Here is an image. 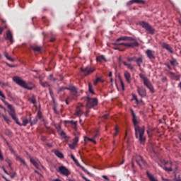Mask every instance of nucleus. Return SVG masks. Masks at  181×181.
Wrapping results in <instances>:
<instances>
[{
	"instance_id": "obj_27",
	"label": "nucleus",
	"mask_w": 181,
	"mask_h": 181,
	"mask_svg": "<svg viewBox=\"0 0 181 181\" xmlns=\"http://www.w3.org/2000/svg\"><path fill=\"white\" fill-rule=\"evenodd\" d=\"M82 114H83V111H81V110H80V108L77 107L75 115H76L77 117H80V115H81Z\"/></svg>"
},
{
	"instance_id": "obj_40",
	"label": "nucleus",
	"mask_w": 181,
	"mask_h": 181,
	"mask_svg": "<svg viewBox=\"0 0 181 181\" xmlns=\"http://www.w3.org/2000/svg\"><path fill=\"white\" fill-rule=\"evenodd\" d=\"M3 118L7 122V124H9V122H11V120L9 119V118L6 117V116L3 115Z\"/></svg>"
},
{
	"instance_id": "obj_41",
	"label": "nucleus",
	"mask_w": 181,
	"mask_h": 181,
	"mask_svg": "<svg viewBox=\"0 0 181 181\" xmlns=\"http://www.w3.org/2000/svg\"><path fill=\"white\" fill-rule=\"evenodd\" d=\"M69 146L71 149H74V148H76V144L74 143L70 144H69Z\"/></svg>"
},
{
	"instance_id": "obj_63",
	"label": "nucleus",
	"mask_w": 181,
	"mask_h": 181,
	"mask_svg": "<svg viewBox=\"0 0 181 181\" xmlns=\"http://www.w3.org/2000/svg\"><path fill=\"white\" fill-rule=\"evenodd\" d=\"M110 82L112 83V78H110Z\"/></svg>"
},
{
	"instance_id": "obj_4",
	"label": "nucleus",
	"mask_w": 181,
	"mask_h": 181,
	"mask_svg": "<svg viewBox=\"0 0 181 181\" xmlns=\"http://www.w3.org/2000/svg\"><path fill=\"white\" fill-rule=\"evenodd\" d=\"M139 25L141 26L144 29H145L148 33L151 35H153L155 33V30L149 23L145 22V21H140L139 22Z\"/></svg>"
},
{
	"instance_id": "obj_62",
	"label": "nucleus",
	"mask_w": 181,
	"mask_h": 181,
	"mask_svg": "<svg viewBox=\"0 0 181 181\" xmlns=\"http://www.w3.org/2000/svg\"><path fill=\"white\" fill-rule=\"evenodd\" d=\"M5 180L6 181H11V180H8L7 178H5Z\"/></svg>"
},
{
	"instance_id": "obj_22",
	"label": "nucleus",
	"mask_w": 181,
	"mask_h": 181,
	"mask_svg": "<svg viewBox=\"0 0 181 181\" xmlns=\"http://www.w3.org/2000/svg\"><path fill=\"white\" fill-rule=\"evenodd\" d=\"M96 138H98V133H96L93 138L91 139V138H89V137H85V139H86L87 141H90V142H93V144H97V142L95 141V139Z\"/></svg>"
},
{
	"instance_id": "obj_12",
	"label": "nucleus",
	"mask_w": 181,
	"mask_h": 181,
	"mask_svg": "<svg viewBox=\"0 0 181 181\" xmlns=\"http://www.w3.org/2000/svg\"><path fill=\"white\" fill-rule=\"evenodd\" d=\"M22 121H23V124H21V122H19L18 119H17V121H16V124H18V125H19L20 127H26V125H28V124H29V120H28L27 118L23 117L22 118Z\"/></svg>"
},
{
	"instance_id": "obj_10",
	"label": "nucleus",
	"mask_w": 181,
	"mask_h": 181,
	"mask_svg": "<svg viewBox=\"0 0 181 181\" xmlns=\"http://www.w3.org/2000/svg\"><path fill=\"white\" fill-rule=\"evenodd\" d=\"M59 172L61 173V175H64V176H69V175H70V172L64 166H60L59 168Z\"/></svg>"
},
{
	"instance_id": "obj_16",
	"label": "nucleus",
	"mask_w": 181,
	"mask_h": 181,
	"mask_svg": "<svg viewBox=\"0 0 181 181\" xmlns=\"http://www.w3.org/2000/svg\"><path fill=\"white\" fill-rule=\"evenodd\" d=\"M30 160L33 164L35 168H36L37 169H39V165H40V162H39V160H37V159L32 158L30 159Z\"/></svg>"
},
{
	"instance_id": "obj_5",
	"label": "nucleus",
	"mask_w": 181,
	"mask_h": 181,
	"mask_svg": "<svg viewBox=\"0 0 181 181\" xmlns=\"http://www.w3.org/2000/svg\"><path fill=\"white\" fill-rule=\"evenodd\" d=\"M98 104V100L95 98H91L90 97L87 98L86 108L87 110L95 107Z\"/></svg>"
},
{
	"instance_id": "obj_29",
	"label": "nucleus",
	"mask_w": 181,
	"mask_h": 181,
	"mask_svg": "<svg viewBox=\"0 0 181 181\" xmlns=\"http://www.w3.org/2000/svg\"><path fill=\"white\" fill-rule=\"evenodd\" d=\"M96 60L97 62H105V57H104V56L101 55V56H99V57H97L96 58Z\"/></svg>"
},
{
	"instance_id": "obj_19",
	"label": "nucleus",
	"mask_w": 181,
	"mask_h": 181,
	"mask_svg": "<svg viewBox=\"0 0 181 181\" xmlns=\"http://www.w3.org/2000/svg\"><path fill=\"white\" fill-rule=\"evenodd\" d=\"M58 134L59 135H60V136H62V138H64V139L67 138L66 133L62 129H60V126H59Z\"/></svg>"
},
{
	"instance_id": "obj_33",
	"label": "nucleus",
	"mask_w": 181,
	"mask_h": 181,
	"mask_svg": "<svg viewBox=\"0 0 181 181\" xmlns=\"http://www.w3.org/2000/svg\"><path fill=\"white\" fill-rule=\"evenodd\" d=\"M40 84L42 87H49V88H50V85H49V83H47V82H42V81H40Z\"/></svg>"
},
{
	"instance_id": "obj_31",
	"label": "nucleus",
	"mask_w": 181,
	"mask_h": 181,
	"mask_svg": "<svg viewBox=\"0 0 181 181\" xmlns=\"http://www.w3.org/2000/svg\"><path fill=\"white\" fill-rule=\"evenodd\" d=\"M123 64L124 66H126L127 67H128V69H130V70H133L134 69V66H132V65L131 64H128L125 62H123Z\"/></svg>"
},
{
	"instance_id": "obj_34",
	"label": "nucleus",
	"mask_w": 181,
	"mask_h": 181,
	"mask_svg": "<svg viewBox=\"0 0 181 181\" xmlns=\"http://www.w3.org/2000/svg\"><path fill=\"white\" fill-rule=\"evenodd\" d=\"M88 89L90 93H91L92 94H94V90L93 89V85H91V83H88Z\"/></svg>"
},
{
	"instance_id": "obj_61",
	"label": "nucleus",
	"mask_w": 181,
	"mask_h": 181,
	"mask_svg": "<svg viewBox=\"0 0 181 181\" xmlns=\"http://www.w3.org/2000/svg\"><path fill=\"white\" fill-rule=\"evenodd\" d=\"M50 42H54V39H51Z\"/></svg>"
},
{
	"instance_id": "obj_18",
	"label": "nucleus",
	"mask_w": 181,
	"mask_h": 181,
	"mask_svg": "<svg viewBox=\"0 0 181 181\" xmlns=\"http://www.w3.org/2000/svg\"><path fill=\"white\" fill-rule=\"evenodd\" d=\"M6 39L10 40L11 43H13V36L12 35V33H11V31H7Z\"/></svg>"
},
{
	"instance_id": "obj_53",
	"label": "nucleus",
	"mask_w": 181,
	"mask_h": 181,
	"mask_svg": "<svg viewBox=\"0 0 181 181\" xmlns=\"http://www.w3.org/2000/svg\"><path fill=\"white\" fill-rule=\"evenodd\" d=\"M109 77H112V72H109Z\"/></svg>"
},
{
	"instance_id": "obj_3",
	"label": "nucleus",
	"mask_w": 181,
	"mask_h": 181,
	"mask_svg": "<svg viewBox=\"0 0 181 181\" xmlns=\"http://www.w3.org/2000/svg\"><path fill=\"white\" fill-rule=\"evenodd\" d=\"M62 90H69L71 93V96H69L66 100V104H67V105H69V101H70L71 100V98H76V97H77V94H78L77 88H76L73 86H69V87H65V88H61L59 90V93H60V91H62Z\"/></svg>"
},
{
	"instance_id": "obj_35",
	"label": "nucleus",
	"mask_w": 181,
	"mask_h": 181,
	"mask_svg": "<svg viewBox=\"0 0 181 181\" xmlns=\"http://www.w3.org/2000/svg\"><path fill=\"white\" fill-rule=\"evenodd\" d=\"M71 158L74 160V162H75V163H76V165H78V160H77V159H76V157H74V155L71 154Z\"/></svg>"
},
{
	"instance_id": "obj_38",
	"label": "nucleus",
	"mask_w": 181,
	"mask_h": 181,
	"mask_svg": "<svg viewBox=\"0 0 181 181\" xmlns=\"http://www.w3.org/2000/svg\"><path fill=\"white\" fill-rule=\"evenodd\" d=\"M48 80H49L50 81H56V78H53V74H50L48 76Z\"/></svg>"
},
{
	"instance_id": "obj_17",
	"label": "nucleus",
	"mask_w": 181,
	"mask_h": 181,
	"mask_svg": "<svg viewBox=\"0 0 181 181\" xmlns=\"http://www.w3.org/2000/svg\"><path fill=\"white\" fill-rule=\"evenodd\" d=\"M137 91L141 97H146V90L145 89L139 87Z\"/></svg>"
},
{
	"instance_id": "obj_1",
	"label": "nucleus",
	"mask_w": 181,
	"mask_h": 181,
	"mask_svg": "<svg viewBox=\"0 0 181 181\" xmlns=\"http://www.w3.org/2000/svg\"><path fill=\"white\" fill-rule=\"evenodd\" d=\"M132 112V115L133 117V124L135 127V135L136 138H139V141L141 144L142 142H145V137L144 136V134H145V127H139L138 126V121L136 120V115H135V112H134V110L132 109L130 110Z\"/></svg>"
},
{
	"instance_id": "obj_47",
	"label": "nucleus",
	"mask_w": 181,
	"mask_h": 181,
	"mask_svg": "<svg viewBox=\"0 0 181 181\" xmlns=\"http://www.w3.org/2000/svg\"><path fill=\"white\" fill-rule=\"evenodd\" d=\"M165 170H166L167 172H172V167H165Z\"/></svg>"
},
{
	"instance_id": "obj_55",
	"label": "nucleus",
	"mask_w": 181,
	"mask_h": 181,
	"mask_svg": "<svg viewBox=\"0 0 181 181\" xmlns=\"http://www.w3.org/2000/svg\"><path fill=\"white\" fill-rule=\"evenodd\" d=\"M147 134H148V136H152V134H151L149 133V131H148V130L147 131Z\"/></svg>"
},
{
	"instance_id": "obj_43",
	"label": "nucleus",
	"mask_w": 181,
	"mask_h": 181,
	"mask_svg": "<svg viewBox=\"0 0 181 181\" xmlns=\"http://www.w3.org/2000/svg\"><path fill=\"white\" fill-rule=\"evenodd\" d=\"M120 84H121L122 89L123 90H125V86L124 85V82L122 81V80H120Z\"/></svg>"
},
{
	"instance_id": "obj_23",
	"label": "nucleus",
	"mask_w": 181,
	"mask_h": 181,
	"mask_svg": "<svg viewBox=\"0 0 181 181\" xmlns=\"http://www.w3.org/2000/svg\"><path fill=\"white\" fill-rule=\"evenodd\" d=\"M16 160H18L19 162H21V163H23V165H24V166L28 168V164L26 163V161H25V160L22 159V158L19 157V156H16Z\"/></svg>"
},
{
	"instance_id": "obj_42",
	"label": "nucleus",
	"mask_w": 181,
	"mask_h": 181,
	"mask_svg": "<svg viewBox=\"0 0 181 181\" xmlns=\"http://www.w3.org/2000/svg\"><path fill=\"white\" fill-rule=\"evenodd\" d=\"M101 81V79L100 78H97L96 80L93 83L94 86H97V84H98V81Z\"/></svg>"
},
{
	"instance_id": "obj_9",
	"label": "nucleus",
	"mask_w": 181,
	"mask_h": 181,
	"mask_svg": "<svg viewBox=\"0 0 181 181\" xmlns=\"http://www.w3.org/2000/svg\"><path fill=\"white\" fill-rule=\"evenodd\" d=\"M136 162L137 165L140 166V168L142 166H145V165H146V163L145 162V160H144V158H142L141 156H136Z\"/></svg>"
},
{
	"instance_id": "obj_52",
	"label": "nucleus",
	"mask_w": 181,
	"mask_h": 181,
	"mask_svg": "<svg viewBox=\"0 0 181 181\" xmlns=\"http://www.w3.org/2000/svg\"><path fill=\"white\" fill-rule=\"evenodd\" d=\"M133 98H134L136 101H138V98H136V96H135V95H133Z\"/></svg>"
},
{
	"instance_id": "obj_21",
	"label": "nucleus",
	"mask_w": 181,
	"mask_h": 181,
	"mask_svg": "<svg viewBox=\"0 0 181 181\" xmlns=\"http://www.w3.org/2000/svg\"><path fill=\"white\" fill-rule=\"evenodd\" d=\"M124 76L127 83H131V74L128 71H125Z\"/></svg>"
},
{
	"instance_id": "obj_49",
	"label": "nucleus",
	"mask_w": 181,
	"mask_h": 181,
	"mask_svg": "<svg viewBox=\"0 0 181 181\" xmlns=\"http://www.w3.org/2000/svg\"><path fill=\"white\" fill-rule=\"evenodd\" d=\"M127 61L128 62H135V59H134L132 58H127Z\"/></svg>"
},
{
	"instance_id": "obj_56",
	"label": "nucleus",
	"mask_w": 181,
	"mask_h": 181,
	"mask_svg": "<svg viewBox=\"0 0 181 181\" xmlns=\"http://www.w3.org/2000/svg\"><path fill=\"white\" fill-rule=\"evenodd\" d=\"M54 111L56 114H57V111L56 110V107H54Z\"/></svg>"
},
{
	"instance_id": "obj_15",
	"label": "nucleus",
	"mask_w": 181,
	"mask_h": 181,
	"mask_svg": "<svg viewBox=\"0 0 181 181\" xmlns=\"http://www.w3.org/2000/svg\"><path fill=\"white\" fill-rule=\"evenodd\" d=\"M161 47H163V49H165V50H168V52H170V53H173V50H172V47L169 45L165 42L161 44Z\"/></svg>"
},
{
	"instance_id": "obj_59",
	"label": "nucleus",
	"mask_w": 181,
	"mask_h": 181,
	"mask_svg": "<svg viewBox=\"0 0 181 181\" xmlns=\"http://www.w3.org/2000/svg\"><path fill=\"white\" fill-rule=\"evenodd\" d=\"M107 117H108V115H105V116H103V118H107Z\"/></svg>"
},
{
	"instance_id": "obj_60",
	"label": "nucleus",
	"mask_w": 181,
	"mask_h": 181,
	"mask_svg": "<svg viewBox=\"0 0 181 181\" xmlns=\"http://www.w3.org/2000/svg\"><path fill=\"white\" fill-rule=\"evenodd\" d=\"M55 181H62L60 179H56Z\"/></svg>"
},
{
	"instance_id": "obj_32",
	"label": "nucleus",
	"mask_w": 181,
	"mask_h": 181,
	"mask_svg": "<svg viewBox=\"0 0 181 181\" xmlns=\"http://www.w3.org/2000/svg\"><path fill=\"white\" fill-rule=\"evenodd\" d=\"M31 49L34 51V52H40L42 49L40 48V47H31Z\"/></svg>"
},
{
	"instance_id": "obj_14",
	"label": "nucleus",
	"mask_w": 181,
	"mask_h": 181,
	"mask_svg": "<svg viewBox=\"0 0 181 181\" xmlns=\"http://www.w3.org/2000/svg\"><path fill=\"white\" fill-rule=\"evenodd\" d=\"M146 56L148 57V59H155V51H152L151 49H147L146 52Z\"/></svg>"
},
{
	"instance_id": "obj_7",
	"label": "nucleus",
	"mask_w": 181,
	"mask_h": 181,
	"mask_svg": "<svg viewBox=\"0 0 181 181\" xmlns=\"http://www.w3.org/2000/svg\"><path fill=\"white\" fill-rule=\"evenodd\" d=\"M82 73L85 74V76H88L91 73L94 72L95 69L91 68L90 66H86L85 69L81 68Z\"/></svg>"
},
{
	"instance_id": "obj_24",
	"label": "nucleus",
	"mask_w": 181,
	"mask_h": 181,
	"mask_svg": "<svg viewBox=\"0 0 181 181\" xmlns=\"http://www.w3.org/2000/svg\"><path fill=\"white\" fill-rule=\"evenodd\" d=\"M54 152V154L56 155V156H57L60 159H63V158H64V156L63 155V153H62V152H60L57 150H55Z\"/></svg>"
},
{
	"instance_id": "obj_8",
	"label": "nucleus",
	"mask_w": 181,
	"mask_h": 181,
	"mask_svg": "<svg viewBox=\"0 0 181 181\" xmlns=\"http://www.w3.org/2000/svg\"><path fill=\"white\" fill-rule=\"evenodd\" d=\"M5 104H6L8 107L10 109L9 114L12 117L13 119H14L16 122L18 121V117H16V114H15V110L12 108V105L8 104L6 102H5Z\"/></svg>"
},
{
	"instance_id": "obj_50",
	"label": "nucleus",
	"mask_w": 181,
	"mask_h": 181,
	"mask_svg": "<svg viewBox=\"0 0 181 181\" xmlns=\"http://www.w3.org/2000/svg\"><path fill=\"white\" fill-rule=\"evenodd\" d=\"M103 179H105L107 181H110V179H108V177H107L106 175H103Z\"/></svg>"
},
{
	"instance_id": "obj_36",
	"label": "nucleus",
	"mask_w": 181,
	"mask_h": 181,
	"mask_svg": "<svg viewBox=\"0 0 181 181\" xmlns=\"http://www.w3.org/2000/svg\"><path fill=\"white\" fill-rule=\"evenodd\" d=\"M65 122L66 124H71V125H73V127H76V122L73 120H71V121L67 120V121H65Z\"/></svg>"
},
{
	"instance_id": "obj_54",
	"label": "nucleus",
	"mask_w": 181,
	"mask_h": 181,
	"mask_svg": "<svg viewBox=\"0 0 181 181\" xmlns=\"http://www.w3.org/2000/svg\"><path fill=\"white\" fill-rule=\"evenodd\" d=\"M35 173H37V175H39L40 176H42V174H40L39 172H37V170H35Z\"/></svg>"
},
{
	"instance_id": "obj_13",
	"label": "nucleus",
	"mask_w": 181,
	"mask_h": 181,
	"mask_svg": "<svg viewBox=\"0 0 181 181\" xmlns=\"http://www.w3.org/2000/svg\"><path fill=\"white\" fill-rule=\"evenodd\" d=\"M144 84L150 90V91H151V93H153V86H152V83H151V81H149V79L144 81Z\"/></svg>"
},
{
	"instance_id": "obj_57",
	"label": "nucleus",
	"mask_w": 181,
	"mask_h": 181,
	"mask_svg": "<svg viewBox=\"0 0 181 181\" xmlns=\"http://www.w3.org/2000/svg\"><path fill=\"white\" fill-rule=\"evenodd\" d=\"M175 181H181V180H180V178H175Z\"/></svg>"
},
{
	"instance_id": "obj_11",
	"label": "nucleus",
	"mask_w": 181,
	"mask_h": 181,
	"mask_svg": "<svg viewBox=\"0 0 181 181\" xmlns=\"http://www.w3.org/2000/svg\"><path fill=\"white\" fill-rule=\"evenodd\" d=\"M121 40H123L124 42H135V39L131 37H127V36L121 37L118 38L117 40V42H121Z\"/></svg>"
},
{
	"instance_id": "obj_26",
	"label": "nucleus",
	"mask_w": 181,
	"mask_h": 181,
	"mask_svg": "<svg viewBox=\"0 0 181 181\" xmlns=\"http://www.w3.org/2000/svg\"><path fill=\"white\" fill-rule=\"evenodd\" d=\"M147 176L148 179H150V181H158V179L155 178L153 175L148 172H147Z\"/></svg>"
},
{
	"instance_id": "obj_25",
	"label": "nucleus",
	"mask_w": 181,
	"mask_h": 181,
	"mask_svg": "<svg viewBox=\"0 0 181 181\" xmlns=\"http://www.w3.org/2000/svg\"><path fill=\"white\" fill-rule=\"evenodd\" d=\"M136 63H137V65L139 66V67H141V65L142 64V63H144V57H140L139 59H136Z\"/></svg>"
},
{
	"instance_id": "obj_64",
	"label": "nucleus",
	"mask_w": 181,
	"mask_h": 181,
	"mask_svg": "<svg viewBox=\"0 0 181 181\" xmlns=\"http://www.w3.org/2000/svg\"><path fill=\"white\" fill-rule=\"evenodd\" d=\"M69 181H76V180H69Z\"/></svg>"
},
{
	"instance_id": "obj_44",
	"label": "nucleus",
	"mask_w": 181,
	"mask_h": 181,
	"mask_svg": "<svg viewBox=\"0 0 181 181\" xmlns=\"http://www.w3.org/2000/svg\"><path fill=\"white\" fill-rule=\"evenodd\" d=\"M78 142V137L76 136L74 139L73 144H75L76 145V144Z\"/></svg>"
},
{
	"instance_id": "obj_6",
	"label": "nucleus",
	"mask_w": 181,
	"mask_h": 181,
	"mask_svg": "<svg viewBox=\"0 0 181 181\" xmlns=\"http://www.w3.org/2000/svg\"><path fill=\"white\" fill-rule=\"evenodd\" d=\"M117 46H125L127 47H138L139 43L134 40L133 43H117Z\"/></svg>"
},
{
	"instance_id": "obj_28",
	"label": "nucleus",
	"mask_w": 181,
	"mask_h": 181,
	"mask_svg": "<svg viewBox=\"0 0 181 181\" xmlns=\"http://www.w3.org/2000/svg\"><path fill=\"white\" fill-rule=\"evenodd\" d=\"M4 56L6 58L7 60H9L10 62H13L14 61L13 58L9 57V55L8 54V52H4Z\"/></svg>"
},
{
	"instance_id": "obj_46",
	"label": "nucleus",
	"mask_w": 181,
	"mask_h": 181,
	"mask_svg": "<svg viewBox=\"0 0 181 181\" xmlns=\"http://www.w3.org/2000/svg\"><path fill=\"white\" fill-rule=\"evenodd\" d=\"M115 134H114V136H117L118 135V132H119L118 127H116L115 128Z\"/></svg>"
},
{
	"instance_id": "obj_2",
	"label": "nucleus",
	"mask_w": 181,
	"mask_h": 181,
	"mask_svg": "<svg viewBox=\"0 0 181 181\" xmlns=\"http://www.w3.org/2000/svg\"><path fill=\"white\" fill-rule=\"evenodd\" d=\"M13 80L14 83H16V84L21 87H23V88H25L26 90H33V88L36 87V85H35L33 82L29 81L26 83V81L22 80V78H21L19 76H14Z\"/></svg>"
},
{
	"instance_id": "obj_51",
	"label": "nucleus",
	"mask_w": 181,
	"mask_h": 181,
	"mask_svg": "<svg viewBox=\"0 0 181 181\" xmlns=\"http://www.w3.org/2000/svg\"><path fill=\"white\" fill-rule=\"evenodd\" d=\"M2 32H4V27L0 28V35H2Z\"/></svg>"
},
{
	"instance_id": "obj_30",
	"label": "nucleus",
	"mask_w": 181,
	"mask_h": 181,
	"mask_svg": "<svg viewBox=\"0 0 181 181\" xmlns=\"http://www.w3.org/2000/svg\"><path fill=\"white\" fill-rule=\"evenodd\" d=\"M29 101H30L32 104H36V96L33 95L31 98H29Z\"/></svg>"
},
{
	"instance_id": "obj_58",
	"label": "nucleus",
	"mask_w": 181,
	"mask_h": 181,
	"mask_svg": "<svg viewBox=\"0 0 181 181\" xmlns=\"http://www.w3.org/2000/svg\"><path fill=\"white\" fill-rule=\"evenodd\" d=\"M124 162H125V160H123L122 161V163H120V165H124Z\"/></svg>"
},
{
	"instance_id": "obj_37",
	"label": "nucleus",
	"mask_w": 181,
	"mask_h": 181,
	"mask_svg": "<svg viewBox=\"0 0 181 181\" xmlns=\"http://www.w3.org/2000/svg\"><path fill=\"white\" fill-rule=\"evenodd\" d=\"M170 64L172 66H177V61H176V59H172Z\"/></svg>"
},
{
	"instance_id": "obj_48",
	"label": "nucleus",
	"mask_w": 181,
	"mask_h": 181,
	"mask_svg": "<svg viewBox=\"0 0 181 181\" xmlns=\"http://www.w3.org/2000/svg\"><path fill=\"white\" fill-rule=\"evenodd\" d=\"M37 117H38V118H40V119H42V112H37Z\"/></svg>"
},
{
	"instance_id": "obj_20",
	"label": "nucleus",
	"mask_w": 181,
	"mask_h": 181,
	"mask_svg": "<svg viewBox=\"0 0 181 181\" xmlns=\"http://www.w3.org/2000/svg\"><path fill=\"white\" fill-rule=\"evenodd\" d=\"M128 5H132V4H145L144 0H130L128 3Z\"/></svg>"
},
{
	"instance_id": "obj_45",
	"label": "nucleus",
	"mask_w": 181,
	"mask_h": 181,
	"mask_svg": "<svg viewBox=\"0 0 181 181\" xmlns=\"http://www.w3.org/2000/svg\"><path fill=\"white\" fill-rule=\"evenodd\" d=\"M0 97H2V98H4V100H5V98H6V97L5 96L4 93H2L1 90H0Z\"/></svg>"
},
{
	"instance_id": "obj_39",
	"label": "nucleus",
	"mask_w": 181,
	"mask_h": 181,
	"mask_svg": "<svg viewBox=\"0 0 181 181\" xmlns=\"http://www.w3.org/2000/svg\"><path fill=\"white\" fill-rule=\"evenodd\" d=\"M139 77L140 78H142L144 81H146V80H148V78L145 76V75L142 74H139Z\"/></svg>"
}]
</instances>
